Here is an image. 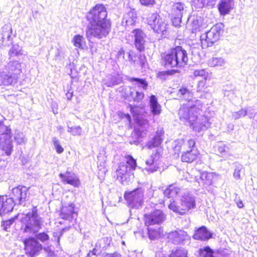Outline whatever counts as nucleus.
Instances as JSON below:
<instances>
[{"mask_svg": "<svg viewBox=\"0 0 257 257\" xmlns=\"http://www.w3.org/2000/svg\"><path fill=\"white\" fill-rule=\"evenodd\" d=\"M6 69L8 71L7 77H15L16 78V83L18 79V76L22 72L21 63L17 61H11L6 66Z\"/></svg>", "mask_w": 257, "mask_h": 257, "instance_id": "obj_18", "label": "nucleus"}, {"mask_svg": "<svg viewBox=\"0 0 257 257\" xmlns=\"http://www.w3.org/2000/svg\"><path fill=\"white\" fill-rule=\"evenodd\" d=\"M126 164L128 166V169L134 170L136 169L137 167V163L136 160H135L132 156H128L126 157Z\"/></svg>", "mask_w": 257, "mask_h": 257, "instance_id": "obj_48", "label": "nucleus"}, {"mask_svg": "<svg viewBox=\"0 0 257 257\" xmlns=\"http://www.w3.org/2000/svg\"><path fill=\"white\" fill-rule=\"evenodd\" d=\"M15 221L14 218H11L8 220L4 221L3 226H4V229L7 231L8 229L10 227V226L14 223Z\"/></svg>", "mask_w": 257, "mask_h": 257, "instance_id": "obj_56", "label": "nucleus"}, {"mask_svg": "<svg viewBox=\"0 0 257 257\" xmlns=\"http://www.w3.org/2000/svg\"><path fill=\"white\" fill-rule=\"evenodd\" d=\"M26 253L34 257L37 255L42 249L41 244L33 237H29L24 240Z\"/></svg>", "mask_w": 257, "mask_h": 257, "instance_id": "obj_13", "label": "nucleus"}, {"mask_svg": "<svg viewBox=\"0 0 257 257\" xmlns=\"http://www.w3.org/2000/svg\"><path fill=\"white\" fill-rule=\"evenodd\" d=\"M165 218L166 216L162 211L157 209L150 214L145 215V224L147 226L159 225L164 221Z\"/></svg>", "mask_w": 257, "mask_h": 257, "instance_id": "obj_14", "label": "nucleus"}, {"mask_svg": "<svg viewBox=\"0 0 257 257\" xmlns=\"http://www.w3.org/2000/svg\"><path fill=\"white\" fill-rule=\"evenodd\" d=\"M200 257H214L213 250L208 246L199 249Z\"/></svg>", "mask_w": 257, "mask_h": 257, "instance_id": "obj_42", "label": "nucleus"}, {"mask_svg": "<svg viewBox=\"0 0 257 257\" xmlns=\"http://www.w3.org/2000/svg\"><path fill=\"white\" fill-rule=\"evenodd\" d=\"M184 12V5L182 3H177L173 6L172 15L182 17Z\"/></svg>", "mask_w": 257, "mask_h": 257, "instance_id": "obj_32", "label": "nucleus"}, {"mask_svg": "<svg viewBox=\"0 0 257 257\" xmlns=\"http://www.w3.org/2000/svg\"><path fill=\"white\" fill-rule=\"evenodd\" d=\"M125 52L122 49H121L117 53V55L119 58L120 57H124Z\"/></svg>", "mask_w": 257, "mask_h": 257, "instance_id": "obj_63", "label": "nucleus"}, {"mask_svg": "<svg viewBox=\"0 0 257 257\" xmlns=\"http://www.w3.org/2000/svg\"><path fill=\"white\" fill-rule=\"evenodd\" d=\"M147 60L144 55L139 54L134 56L133 60L132 61L135 66L140 65L142 68H145L146 66Z\"/></svg>", "mask_w": 257, "mask_h": 257, "instance_id": "obj_29", "label": "nucleus"}, {"mask_svg": "<svg viewBox=\"0 0 257 257\" xmlns=\"http://www.w3.org/2000/svg\"><path fill=\"white\" fill-rule=\"evenodd\" d=\"M12 27L8 25H5L3 28L2 33H0V44H4L5 46H9L12 44Z\"/></svg>", "mask_w": 257, "mask_h": 257, "instance_id": "obj_21", "label": "nucleus"}, {"mask_svg": "<svg viewBox=\"0 0 257 257\" xmlns=\"http://www.w3.org/2000/svg\"><path fill=\"white\" fill-rule=\"evenodd\" d=\"M233 0H220L218 8L221 15L224 16L229 14L233 8Z\"/></svg>", "mask_w": 257, "mask_h": 257, "instance_id": "obj_24", "label": "nucleus"}, {"mask_svg": "<svg viewBox=\"0 0 257 257\" xmlns=\"http://www.w3.org/2000/svg\"><path fill=\"white\" fill-rule=\"evenodd\" d=\"M183 146H184L185 148H186L185 141L183 139H178L174 142L173 146L176 154L179 155L181 151V147Z\"/></svg>", "mask_w": 257, "mask_h": 257, "instance_id": "obj_40", "label": "nucleus"}, {"mask_svg": "<svg viewBox=\"0 0 257 257\" xmlns=\"http://www.w3.org/2000/svg\"><path fill=\"white\" fill-rule=\"evenodd\" d=\"M72 96H73L72 92H68L66 94V96L67 99H68V100H70L71 99V98L72 97Z\"/></svg>", "mask_w": 257, "mask_h": 257, "instance_id": "obj_64", "label": "nucleus"}, {"mask_svg": "<svg viewBox=\"0 0 257 257\" xmlns=\"http://www.w3.org/2000/svg\"><path fill=\"white\" fill-rule=\"evenodd\" d=\"M182 188L176 183L168 185L164 191V194L169 198H172L170 202L178 196L182 192Z\"/></svg>", "mask_w": 257, "mask_h": 257, "instance_id": "obj_19", "label": "nucleus"}, {"mask_svg": "<svg viewBox=\"0 0 257 257\" xmlns=\"http://www.w3.org/2000/svg\"><path fill=\"white\" fill-rule=\"evenodd\" d=\"M68 132L73 136H80L82 134V128L80 126L70 127L68 126Z\"/></svg>", "mask_w": 257, "mask_h": 257, "instance_id": "obj_49", "label": "nucleus"}, {"mask_svg": "<svg viewBox=\"0 0 257 257\" xmlns=\"http://www.w3.org/2000/svg\"><path fill=\"white\" fill-rule=\"evenodd\" d=\"M21 51L22 48L20 46L17 44L13 45L9 52V55L10 57L17 56L22 54Z\"/></svg>", "mask_w": 257, "mask_h": 257, "instance_id": "obj_46", "label": "nucleus"}, {"mask_svg": "<svg viewBox=\"0 0 257 257\" xmlns=\"http://www.w3.org/2000/svg\"><path fill=\"white\" fill-rule=\"evenodd\" d=\"M180 205H178L176 201L173 200L168 205V207L174 212L181 215H184L189 210L195 208V197L189 193H184L180 199Z\"/></svg>", "mask_w": 257, "mask_h": 257, "instance_id": "obj_4", "label": "nucleus"}, {"mask_svg": "<svg viewBox=\"0 0 257 257\" xmlns=\"http://www.w3.org/2000/svg\"><path fill=\"white\" fill-rule=\"evenodd\" d=\"M195 120L191 122L190 125L193 130L199 133H201L207 129L210 125L208 118L204 115H197Z\"/></svg>", "mask_w": 257, "mask_h": 257, "instance_id": "obj_15", "label": "nucleus"}, {"mask_svg": "<svg viewBox=\"0 0 257 257\" xmlns=\"http://www.w3.org/2000/svg\"><path fill=\"white\" fill-rule=\"evenodd\" d=\"M16 205L13 199L8 196H0V215L12 211Z\"/></svg>", "mask_w": 257, "mask_h": 257, "instance_id": "obj_17", "label": "nucleus"}, {"mask_svg": "<svg viewBox=\"0 0 257 257\" xmlns=\"http://www.w3.org/2000/svg\"><path fill=\"white\" fill-rule=\"evenodd\" d=\"M141 4L143 5L148 6L153 5L155 4V0H140Z\"/></svg>", "mask_w": 257, "mask_h": 257, "instance_id": "obj_59", "label": "nucleus"}, {"mask_svg": "<svg viewBox=\"0 0 257 257\" xmlns=\"http://www.w3.org/2000/svg\"><path fill=\"white\" fill-rule=\"evenodd\" d=\"M60 217L65 220L72 221L73 219H76L77 214L74 211V206L71 204L68 206H64L62 208Z\"/></svg>", "mask_w": 257, "mask_h": 257, "instance_id": "obj_23", "label": "nucleus"}, {"mask_svg": "<svg viewBox=\"0 0 257 257\" xmlns=\"http://www.w3.org/2000/svg\"><path fill=\"white\" fill-rule=\"evenodd\" d=\"M133 53L132 51L125 52L124 57H123V59L126 61H129L132 62L134 56L133 55Z\"/></svg>", "mask_w": 257, "mask_h": 257, "instance_id": "obj_55", "label": "nucleus"}, {"mask_svg": "<svg viewBox=\"0 0 257 257\" xmlns=\"http://www.w3.org/2000/svg\"><path fill=\"white\" fill-rule=\"evenodd\" d=\"M107 15L105 7L101 4L96 5L90 11L87 18L90 24H101L110 23L106 19Z\"/></svg>", "mask_w": 257, "mask_h": 257, "instance_id": "obj_7", "label": "nucleus"}, {"mask_svg": "<svg viewBox=\"0 0 257 257\" xmlns=\"http://www.w3.org/2000/svg\"><path fill=\"white\" fill-rule=\"evenodd\" d=\"M157 154L154 155L155 157L152 156L151 158L146 161V164L147 167L145 168V170L150 173H154L157 171L159 168V163L155 159L158 157Z\"/></svg>", "mask_w": 257, "mask_h": 257, "instance_id": "obj_26", "label": "nucleus"}, {"mask_svg": "<svg viewBox=\"0 0 257 257\" xmlns=\"http://www.w3.org/2000/svg\"><path fill=\"white\" fill-rule=\"evenodd\" d=\"M148 235L149 238L152 240L156 239L160 234V228H154L151 226H148Z\"/></svg>", "mask_w": 257, "mask_h": 257, "instance_id": "obj_38", "label": "nucleus"}, {"mask_svg": "<svg viewBox=\"0 0 257 257\" xmlns=\"http://www.w3.org/2000/svg\"><path fill=\"white\" fill-rule=\"evenodd\" d=\"M200 178L204 185L208 186L212 184V175L210 173H207L206 172L201 173Z\"/></svg>", "mask_w": 257, "mask_h": 257, "instance_id": "obj_36", "label": "nucleus"}, {"mask_svg": "<svg viewBox=\"0 0 257 257\" xmlns=\"http://www.w3.org/2000/svg\"><path fill=\"white\" fill-rule=\"evenodd\" d=\"M154 192V190L152 188V187H150L149 189H148L146 195L148 196V197L151 198L153 196Z\"/></svg>", "mask_w": 257, "mask_h": 257, "instance_id": "obj_62", "label": "nucleus"}, {"mask_svg": "<svg viewBox=\"0 0 257 257\" xmlns=\"http://www.w3.org/2000/svg\"><path fill=\"white\" fill-rule=\"evenodd\" d=\"M108 79L110 80L109 82L106 81L105 80H104L103 83L104 84L107 86V87H111L115 85V82L114 80V78L111 76L109 75L108 77Z\"/></svg>", "mask_w": 257, "mask_h": 257, "instance_id": "obj_57", "label": "nucleus"}, {"mask_svg": "<svg viewBox=\"0 0 257 257\" xmlns=\"http://www.w3.org/2000/svg\"><path fill=\"white\" fill-rule=\"evenodd\" d=\"M90 24L91 27L88 28L86 32V36L89 39L93 38L101 39L105 37L110 30V23Z\"/></svg>", "mask_w": 257, "mask_h": 257, "instance_id": "obj_9", "label": "nucleus"}, {"mask_svg": "<svg viewBox=\"0 0 257 257\" xmlns=\"http://www.w3.org/2000/svg\"><path fill=\"white\" fill-rule=\"evenodd\" d=\"M186 147H188L190 150L194 147L195 145V142L193 139H190L188 141L187 143L185 144Z\"/></svg>", "mask_w": 257, "mask_h": 257, "instance_id": "obj_60", "label": "nucleus"}, {"mask_svg": "<svg viewBox=\"0 0 257 257\" xmlns=\"http://www.w3.org/2000/svg\"><path fill=\"white\" fill-rule=\"evenodd\" d=\"M124 197L131 208L140 209L144 202V190L142 188H138L132 191L125 192Z\"/></svg>", "mask_w": 257, "mask_h": 257, "instance_id": "obj_8", "label": "nucleus"}, {"mask_svg": "<svg viewBox=\"0 0 257 257\" xmlns=\"http://www.w3.org/2000/svg\"><path fill=\"white\" fill-rule=\"evenodd\" d=\"M206 72L204 69L197 70L194 71V75L195 76H204L205 77Z\"/></svg>", "mask_w": 257, "mask_h": 257, "instance_id": "obj_58", "label": "nucleus"}, {"mask_svg": "<svg viewBox=\"0 0 257 257\" xmlns=\"http://www.w3.org/2000/svg\"><path fill=\"white\" fill-rule=\"evenodd\" d=\"M132 36L134 38L135 45L137 49L140 52L144 50L146 42V35L140 29H135L132 32Z\"/></svg>", "mask_w": 257, "mask_h": 257, "instance_id": "obj_16", "label": "nucleus"}, {"mask_svg": "<svg viewBox=\"0 0 257 257\" xmlns=\"http://www.w3.org/2000/svg\"><path fill=\"white\" fill-rule=\"evenodd\" d=\"M188 251L184 248H179L173 250L170 254V257H187Z\"/></svg>", "mask_w": 257, "mask_h": 257, "instance_id": "obj_41", "label": "nucleus"}, {"mask_svg": "<svg viewBox=\"0 0 257 257\" xmlns=\"http://www.w3.org/2000/svg\"><path fill=\"white\" fill-rule=\"evenodd\" d=\"M0 145L7 155L10 156L13 150L11 129L0 121Z\"/></svg>", "mask_w": 257, "mask_h": 257, "instance_id": "obj_6", "label": "nucleus"}, {"mask_svg": "<svg viewBox=\"0 0 257 257\" xmlns=\"http://www.w3.org/2000/svg\"><path fill=\"white\" fill-rule=\"evenodd\" d=\"M15 83L16 78L15 77H7V74L5 72H0V86L13 85Z\"/></svg>", "mask_w": 257, "mask_h": 257, "instance_id": "obj_30", "label": "nucleus"}, {"mask_svg": "<svg viewBox=\"0 0 257 257\" xmlns=\"http://www.w3.org/2000/svg\"><path fill=\"white\" fill-rule=\"evenodd\" d=\"M14 139L18 145L25 144L27 142V140L24 135L20 132L15 133Z\"/></svg>", "mask_w": 257, "mask_h": 257, "instance_id": "obj_45", "label": "nucleus"}, {"mask_svg": "<svg viewBox=\"0 0 257 257\" xmlns=\"http://www.w3.org/2000/svg\"><path fill=\"white\" fill-rule=\"evenodd\" d=\"M150 106L151 111L154 115H158L161 113V106L158 102L156 97L152 95L150 98Z\"/></svg>", "mask_w": 257, "mask_h": 257, "instance_id": "obj_27", "label": "nucleus"}, {"mask_svg": "<svg viewBox=\"0 0 257 257\" xmlns=\"http://www.w3.org/2000/svg\"><path fill=\"white\" fill-rule=\"evenodd\" d=\"M162 60L166 67H182L188 60L187 52L181 46L171 49L162 55Z\"/></svg>", "mask_w": 257, "mask_h": 257, "instance_id": "obj_2", "label": "nucleus"}, {"mask_svg": "<svg viewBox=\"0 0 257 257\" xmlns=\"http://www.w3.org/2000/svg\"><path fill=\"white\" fill-rule=\"evenodd\" d=\"M131 173L128 166L123 163L120 164L119 169L116 171L117 177L120 178L122 181L123 179L126 178V176Z\"/></svg>", "mask_w": 257, "mask_h": 257, "instance_id": "obj_31", "label": "nucleus"}, {"mask_svg": "<svg viewBox=\"0 0 257 257\" xmlns=\"http://www.w3.org/2000/svg\"><path fill=\"white\" fill-rule=\"evenodd\" d=\"M163 139L161 135H156L151 140L147 143L146 146L150 149L159 147Z\"/></svg>", "mask_w": 257, "mask_h": 257, "instance_id": "obj_33", "label": "nucleus"}, {"mask_svg": "<svg viewBox=\"0 0 257 257\" xmlns=\"http://www.w3.org/2000/svg\"><path fill=\"white\" fill-rule=\"evenodd\" d=\"M208 64L211 67H221L226 64V61L222 57H214L208 60Z\"/></svg>", "mask_w": 257, "mask_h": 257, "instance_id": "obj_35", "label": "nucleus"}, {"mask_svg": "<svg viewBox=\"0 0 257 257\" xmlns=\"http://www.w3.org/2000/svg\"><path fill=\"white\" fill-rule=\"evenodd\" d=\"M234 171L233 172V177L236 180H239L241 179V173L244 171V169L242 165L235 163L234 164Z\"/></svg>", "mask_w": 257, "mask_h": 257, "instance_id": "obj_39", "label": "nucleus"}, {"mask_svg": "<svg viewBox=\"0 0 257 257\" xmlns=\"http://www.w3.org/2000/svg\"><path fill=\"white\" fill-rule=\"evenodd\" d=\"M223 27V24L218 23L213 26L209 31L200 36L203 48L211 47L219 40Z\"/></svg>", "mask_w": 257, "mask_h": 257, "instance_id": "obj_5", "label": "nucleus"}, {"mask_svg": "<svg viewBox=\"0 0 257 257\" xmlns=\"http://www.w3.org/2000/svg\"><path fill=\"white\" fill-rule=\"evenodd\" d=\"M246 115H247V110H245L244 109H242L237 112H234L232 113V117L235 119H238L241 117L245 116Z\"/></svg>", "mask_w": 257, "mask_h": 257, "instance_id": "obj_51", "label": "nucleus"}, {"mask_svg": "<svg viewBox=\"0 0 257 257\" xmlns=\"http://www.w3.org/2000/svg\"><path fill=\"white\" fill-rule=\"evenodd\" d=\"M177 95L181 99L187 101L186 103L183 104L179 110V119L184 123L190 124L195 120L197 115L199 114L202 104L200 100L193 97L192 92L186 87L180 88Z\"/></svg>", "mask_w": 257, "mask_h": 257, "instance_id": "obj_1", "label": "nucleus"}, {"mask_svg": "<svg viewBox=\"0 0 257 257\" xmlns=\"http://www.w3.org/2000/svg\"><path fill=\"white\" fill-rule=\"evenodd\" d=\"M131 96L135 101L140 102L143 99L144 97V94L143 92L138 91H137L135 92L131 91Z\"/></svg>", "mask_w": 257, "mask_h": 257, "instance_id": "obj_47", "label": "nucleus"}, {"mask_svg": "<svg viewBox=\"0 0 257 257\" xmlns=\"http://www.w3.org/2000/svg\"><path fill=\"white\" fill-rule=\"evenodd\" d=\"M182 17L173 16H172V22L173 25L175 27H178L180 25L181 22Z\"/></svg>", "mask_w": 257, "mask_h": 257, "instance_id": "obj_52", "label": "nucleus"}, {"mask_svg": "<svg viewBox=\"0 0 257 257\" xmlns=\"http://www.w3.org/2000/svg\"><path fill=\"white\" fill-rule=\"evenodd\" d=\"M169 242L176 245L189 244L191 237L187 232L182 229L176 230L169 232L167 234Z\"/></svg>", "mask_w": 257, "mask_h": 257, "instance_id": "obj_10", "label": "nucleus"}, {"mask_svg": "<svg viewBox=\"0 0 257 257\" xmlns=\"http://www.w3.org/2000/svg\"><path fill=\"white\" fill-rule=\"evenodd\" d=\"M216 148L218 152L222 157L226 156L229 151L228 147L222 143H218Z\"/></svg>", "mask_w": 257, "mask_h": 257, "instance_id": "obj_43", "label": "nucleus"}, {"mask_svg": "<svg viewBox=\"0 0 257 257\" xmlns=\"http://www.w3.org/2000/svg\"><path fill=\"white\" fill-rule=\"evenodd\" d=\"M137 20L136 12L130 11L123 17L122 24L125 26H133Z\"/></svg>", "mask_w": 257, "mask_h": 257, "instance_id": "obj_25", "label": "nucleus"}, {"mask_svg": "<svg viewBox=\"0 0 257 257\" xmlns=\"http://www.w3.org/2000/svg\"><path fill=\"white\" fill-rule=\"evenodd\" d=\"M129 81L131 82H136L138 84L139 87L142 88L144 90H146L148 87L147 82L144 79L138 78L131 77L129 78Z\"/></svg>", "mask_w": 257, "mask_h": 257, "instance_id": "obj_44", "label": "nucleus"}, {"mask_svg": "<svg viewBox=\"0 0 257 257\" xmlns=\"http://www.w3.org/2000/svg\"><path fill=\"white\" fill-rule=\"evenodd\" d=\"M59 177L63 182L71 185L74 187H78L80 184L79 179L75 174L73 173L66 172L65 173H60Z\"/></svg>", "mask_w": 257, "mask_h": 257, "instance_id": "obj_22", "label": "nucleus"}, {"mask_svg": "<svg viewBox=\"0 0 257 257\" xmlns=\"http://www.w3.org/2000/svg\"><path fill=\"white\" fill-rule=\"evenodd\" d=\"M147 23L154 31L157 33L164 35L166 31L167 25L157 13L149 15L147 18Z\"/></svg>", "mask_w": 257, "mask_h": 257, "instance_id": "obj_12", "label": "nucleus"}, {"mask_svg": "<svg viewBox=\"0 0 257 257\" xmlns=\"http://www.w3.org/2000/svg\"><path fill=\"white\" fill-rule=\"evenodd\" d=\"M212 233L210 232L207 228L202 226L195 230L193 238L195 240L206 241L212 238Z\"/></svg>", "mask_w": 257, "mask_h": 257, "instance_id": "obj_20", "label": "nucleus"}, {"mask_svg": "<svg viewBox=\"0 0 257 257\" xmlns=\"http://www.w3.org/2000/svg\"><path fill=\"white\" fill-rule=\"evenodd\" d=\"M37 238L41 241L45 242L49 239V236L47 233L42 232L37 235Z\"/></svg>", "mask_w": 257, "mask_h": 257, "instance_id": "obj_53", "label": "nucleus"}, {"mask_svg": "<svg viewBox=\"0 0 257 257\" xmlns=\"http://www.w3.org/2000/svg\"><path fill=\"white\" fill-rule=\"evenodd\" d=\"M195 1L197 2L196 5L198 7L202 8L204 7H209L211 8L214 7L217 0H195Z\"/></svg>", "mask_w": 257, "mask_h": 257, "instance_id": "obj_37", "label": "nucleus"}, {"mask_svg": "<svg viewBox=\"0 0 257 257\" xmlns=\"http://www.w3.org/2000/svg\"><path fill=\"white\" fill-rule=\"evenodd\" d=\"M72 42L76 48L79 49H83L85 44L84 38L80 35H75L73 38Z\"/></svg>", "mask_w": 257, "mask_h": 257, "instance_id": "obj_34", "label": "nucleus"}, {"mask_svg": "<svg viewBox=\"0 0 257 257\" xmlns=\"http://www.w3.org/2000/svg\"><path fill=\"white\" fill-rule=\"evenodd\" d=\"M104 257H122V255L117 252L112 253H107Z\"/></svg>", "mask_w": 257, "mask_h": 257, "instance_id": "obj_61", "label": "nucleus"}, {"mask_svg": "<svg viewBox=\"0 0 257 257\" xmlns=\"http://www.w3.org/2000/svg\"><path fill=\"white\" fill-rule=\"evenodd\" d=\"M29 188L24 186H18L14 188L10 194V197L14 201L15 204L25 205L28 200Z\"/></svg>", "mask_w": 257, "mask_h": 257, "instance_id": "obj_11", "label": "nucleus"}, {"mask_svg": "<svg viewBox=\"0 0 257 257\" xmlns=\"http://www.w3.org/2000/svg\"><path fill=\"white\" fill-rule=\"evenodd\" d=\"M198 155L197 150L191 149L182 154L181 160L184 162L192 163L197 158Z\"/></svg>", "mask_w": 257, "mask_h": 257, "instance_id": "obj_28", "label": "nucleus"}, {"mask_svg": "<svg viewBox=\"0 0 257 257\" xmlns=\"http://www.w3.org/2000/svg\"><path fill=\"white\" fill-rule=\"evenodd\" d=\"M245 110H247V115L249 117L253 118L255 120V116L257 114L255 113L254 109L252 107H248L247 109H245Z\"/></svg>", "mask_w": 257, "mask_h": 257, "instance_id": "obj_54", "label": "nucleus"}, {"mask_svg": "<svg viewBox=\"0 0 257 257\" xmlns=\"http://www.w3.org/2000/svg\"><path fill=\"white\" fill-rule=\"evenodd\" d=\"M53 143L57 153L61 154L64 152V149L60 145L59 140L56 138L53 139Z\"/></svg>", "mask_w": 257, "mask_h": 257, "instance_id": "obj_50", "label": "nucleus"}, {"mask_svg": "<svg viewBox=\"0 0 257 257\" xmlns=\"http://www.w3.org/2000/svg\"><path fill=\"white\" fill-rule=\"evenodd\" d=\"M21 230L24 233L35 234L41 228L43 222L41 217L38 213L36 207H33L32 211L27 213L22 219Z\"/></svg>", "mask_w": 257, "mask_h": 257, "instance_id": "obj_3", "label": "nucleus"}]
</instances>
